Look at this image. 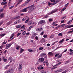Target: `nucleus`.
<instances>
[{
	"instance_id": "1",
	"label": "nucleus",
	"mask_w": 73,
	"mask_h": 73,
	"mask_svg": "<svg viewBox=\"0 0 73 73\" xmlns=\"http://www.w3.org/2000/svg\"><path fill=\"white\" fill-rule=\"evenodd\" d=\"M58 11V9H57L54 10L52 11L51 12V13H48V14L46 15L45 16V18H47V17H48V15H51L52 14H53V13H55V12H56L57 11Z\"/></svg>"
},
{
	"instance_id": "2",
	"label": "nucleus",
	"mask_w": 73,
	"mask_h": 73,
	"mask_svg": "<svg viewBox=\"0 0 73 73\" xmlns=\"http://www.w3.org/2000/svg\"><path fill=\"white\" fill-rule=\"evenodd\" d=\"M29 9V7H27L26 8L21 10L20 11L21 12H27V9Z\"/></svg>"
},
{
	"instance_id": "3",
	"label": "nucleus",
	"mask_w": 73,
	"mask_h": 73,
	"mask_svg": "<svg viewBox=\"0 0 73 73\" xmlns=\"http://www.w3.org/2000/svg\"><path fill=\"white\" fill-rule=\"evenodd\" d=\"M44 59L43 58H40L38 59V61L39 62L41 63V62H44Z\"/></svg>"
},
{
	"instance_id": "4",
	"label": "nucleus",
	"mask_w": 73,
	"mask_h": 73,
	"mask_svg": "<svg viewBox=\"0 0 73 73\" xmlns=\"http://www.w3.org/2000/svg\"><path fill=\"white\" fill-rule=\"evenodd\" d=\"M22 66H23L22 64H19L18 69L19 71H21L22 70Z\"/></svg>"
},
{
	"instance_id": "5",
	"label": "nucleus",
	"mask_w": 73,
	"mask_h": 73,
	"mask_svg": "<svg viewBox=\"0 0 73 73\" xmlns=\"http://www.w3.org/2000/svg\"><path fill=\"white\" fill-rule=\"evenodd\" d=\"M22 0H18V3H17L15 5V7H17V5H19V4H21V2H22Z\"/></svg>"
},
{
	"instance_id": "6",
	"label": "nucleus",
	"mask_w": 73,
	"mask_h": 73,
	"mask_svg": "<svg viewBox=\"0 0 73 73\" xmlns=\"http://www.w3.org/2000/svg\"><path fill=\"white\" fill-rule=\"evenodd\" d=\"M45 23V21L42 20L39 21L38 24V25H40V24H43V23Z\"/></svg>"
},
{
	"instance_id": "7",
	"label": "nucleus",
	"mask_w": 73,
	"mask_h": 73,
	"mask_svg": "<svg viewBox=\"0 0 73 73\" xmlns=\"http://www.w3.org/2000/svg\"><path fill=\"white\" fill-rule=\"evenodd\" d=\"M37 69L39 70L41 69H44V67H42V66L41 65L38 66L37 67Z\"/></svg>"
},
{
	"instance_id": "8",
	"label": "nucleus",
	"mask_w": 73,
	"mask_h": 73,
	"mask_svg": "<svg viewBox=\"0 0 73 73\" xmlns=\"http://www.w3.org/2000/svg\"><path fill=\"white\" fill-rule=\"evenodd\" d=\"M14 70H14V69H13V68H11L8 71L9 73H13V72Z\"/></svg>"
},
{
	"instance_id": "9",
	"label": "nucleus",
	"mask_w": 73,
	"mask_h": 73,
	"mask_svg": "<svg viewBox=\"0 0 73 73\" xmlns=\"http://www.w3.org/2000/svg\"><path fill=\"white\" fill-rule=\"evenodd\" d=\"M63 70L62 69H60V70H58L55 71L56 73H59V72H61Z\"/></svg>"
},
{
	"instance_id": "10",
	"label": "nucleus",
	"mask_w": 73,
	"mask_h": 73,
	"mask_svg": "<svg viewBox=\"0 0 73 73\" xmlns=\"http://www.w3.org/2000/svg\"><path fill=\"white\" fill-rule=\"evenodd\" d=\"M36 36H37V34L36 33H34L33 35H32L31 36V37H35Z\"/></svg>"
},
{
	"instance_id": "11",
	"label": "nucleus",
	"mask_w": 73,
	"mask_h": 73,
	"mask_svg": "<svg viewBox=\"0 0 73 73\" xmlns=\"http://www.w3.org/2000/svg\"><path fill=\"white\" fill-rule=\"evenodd\" d=\"M4 14L3 13L0 15V17L1 18H3L4 17Z\"/></svg>"
},
{
	"instance_id": "12",
	"label": "nucleus",
	"mask_w": 73,
	"mask_h": 73,
	"mask_svg": "<svg viewBox=\"0 0 73 73\" xmlns=\"http://www.w3.org/2000/svg\"><path fill=\"white\" fill-rule=\"evenodd\" d=\"M48 62V60H46L45 61L46 64L47 66H48L49 65V62Z\"/></svg>"
},
{
	"instance_id": "13",
	"label": "nucleus",
	"mask_w": 73,
	"mask_h": 73,
	"mask_svg": "<svg viewBox=\"0 0 73 73\" xmlns=\"http://www.w3.org/2000/svg\"><path fill=\"white\" fill-rule=\"evenodd\" d=\"M45 55V53H41L40 56L41 57H43V56H44Z\"/></svg>"
},
{
	"instance_id": "14",
	"label": "nucleus",
	"mask_w": 73,
	"mask_h": 73,
	"mask_svg": "<svg viewBox=\"0 0 73 73\" xmlns=\"http://www.w3.org/2000/svg\"><path fill=\"white\" fill-rule=\"evenodd\" d=\"M19 23V20H17L14 23L15 24H17Z\"/></svg>"
},
{
	"instance_id": "15",
	"label": "nucleus",
	"mask_w": 73,
	"mask_h": 73,
	"mask_svg": "<svg viewBox=\"0 0 73 73\" xmlns=\"http://www.w3.org/2000/svg\"><path fill=\"white\" fill-rule=\"evenodd\" d=\"M21 27V25H17L16 26V28H20Z\"/></svg>"
},
{
	"instance_id": "16",
	"label": "nucleus",
	"mask_w": 73,
	"mask_h": 73,
	"mask_svg": "<svg viewBox=\"0 0 73 73\" xmlns=\"http://www.w3.org/2000/svg\"><path fill=\"white\" fill-rule=\"evenodd\" d=\"M20 17L19 16L17 17H16L13 19H20Z\"/></svg>"
},
{
	"instance_id": "17",
	"label": "nucleus",
	"mask_w": 73,
	"mask_h": 73,
	"mask_svg": "<svg viewBox=\"0 0 73 73\" xmlns=\"http://www.w3.org/2000/svg\"><path fill=\"white\" fill-rule=\"evenodd\" d=\"M64 41V39H62V40L59 41V43H61V42H62Z\"/></svg>"
},
{
	"instance_id": "18",
	"label": "nucleus",
	"mask_w": 73,
	"mask_h": 73,
	"mask_svg": "<svg viewBox=\"0 0 73 73\" xmlns=\"http://www.w3.org/2000/svg\"><path fill=\"white\" fill-rule=\"evenodd\" d=\"M47 55H46V54H45V55L44 56V58L45 59H47Z\"/></svg>"
},
{
	"instance_id": "19",
	"label": "nucleus",
	"mask_w": 73,
	"mask_h": 73,
	"mask_svg": "<svg viewBox=\"0 0 73 73\" xmlns=\"http://www.w3.org/2000/svg\"><path fill=\"white\" fill-rule=\"evenodd\" d=\"M12 22L11 21H10L7 23V25H10V24H12Z\"/></svg>"
},
{
	"instance_id": "20",
	"label": "nucleus",
	"mask_w": 73,
	"mask_h": 73,
	"mask_svg": "<svg viewBox=\"0 0 73 73\" xmlns=\"http://www.w3.org/2000/svg\"><path fill=\"white\" fill-rule=\"evenodd\" d=\"M24 49H23V48H21V51H20L21 53H23V52H24Z\"/></svg>"
},
{
	"instance_id": "21",
	"label": "nucleus",
	"mask_w": 73,
	"mask_h": 73,
	"mask_svg": "<svg viewBox=\"0 0 73 73\" xmlns=\"http://www.w3.org/2000/svg\"><path fill=\"white\" fill-rule=\"evenodd\" d=\"M4 8L1 9H0V12H3V11H4Z\"/></svg>"
},
{
	"instance_id": "22",
	"label": "nucleus",
	"mask_w": 73,
	"mask_h": 73,
	"mask_svg": "<svg viewBox=\"0 0 73 73\" xmlns=\"http://www.w3.org/2000/svg\"><path fill=\"white\" fill-rule=\"evenodd\" d=\"M62 54H60V55L59 56H58L57 57V58H60L62 57Z\"/></svg>"
},
{
	"instance_id": "23",
	"label": "nucleus",
	"mask_w": 73,
	"mask_h": 73,
	"mask_svg": "<svg viewBox=\"0 0 73 73\" xmlns=\"http://www.w3.org/2000/svg\"><path fill=\"white\" fill-rule=\"evenodd\" d=\"M48 54L50 56H52V55H53V53H52V52H49L48 53Z\"/></svg>"
},
{
	"instance_id": "24",
	"label": "nucleus",
	"mask_w": 73,
	"mask_h": 73,
	"mask_svg": "<svg viewBox=\"0 0 73 73\" xmlns=\"http://www.w3.org/2000/svg\"><path fill=\"white\" fill-rule=\"evenodd\" d=\"M32 27H33V26H30L28 29V31H30V30L32 28Z\"/></svg>"
},
{
	"instance_id": "25",
	"label": "nucleus",
	"mask_w": 73,
	"mask_h": 73,
	"mask_svg": "<svg viewBox=\"0 0 73 73\" xmlns=\"http://www.w3.org/2000/svg\"><path fill=\"white\" fill-rule=\"evenodd\" d=\"M55 2H54L52 4V5H55V4H57V1H56Z\"/></svg>"
},
{
	"instance_id": "26",
	"label": "nucleus",
	"mask_w": 73,
	"mask_h": 73,
	"mask_svg": "<svg viewBox=\"0 0 73 73\" xmlns=\"http://www.w3.org/2000/svg\"><path fill=\"white\" fill-rule=\"evenodd\" d=\"M7 4H8L7 2L4 3V5L5 6V7H7Z\"/></svg>"
},
{
	"instance_id": "27",
	"label": "nucleus",
	"mask_w": 73,
	"mask_h": 73,
	"mask_svg": "<svg viewBox=\"0 0 73 73\" xmlns=\"http://www.w3.org/2000/svg\"><path fill=\"white\" fill-rule=\"evenodd\" d=\"M34 6H35V5H33L30 6L28 7H29V8H30L31 7H34Z\"/></svg>"
},
{
	"instance_id": "28",
	"label": "nucleus",
	"mask_w": 73,
	"mask_h": 73,
	"mask_svg": "<svg viewBox=\"0 0 73 73\" xmlns=\"http://www.w3.org/2000/svg\"><path fill=\"white\" fill-rule=\"evenodd\" d=\"M29 18L27 19V20L25 21V23H27L28 21H29Z\"/></svg>"
},
{
	"instance_id": "29",
	"label": "nucleus",
	"mask_w": 73,
	"mask_h": 73,
	"mask_svg": "<svg viewBox=\"0 0 73 73\" xmlns=\"http://www.w3.org/2000/svg\"><path fill=\"white\" fill-rule=\"evenodd\" d=\"M42 30H43V29L42 28H39V32H41V31Z\"/></svg>"
},
{
	"instance_id": "30",
	"label": "nucleus",
	"mask_w": 73,
	"mask_h": 73,
	"mask_svg": "<svg viewBox=\"0 0 73 73\" xmlns=\"http://www.w3.org/2000/svg\"><path fill=\"white\" fill-rule=\"evenodd\" d=\"M7 41H6V42L4 41V42H3L2 44H3V45H4V44H7Z\"/></svg>"
},
{
	"instance_id": "31",
	"label": "nucleus",
	"mask_w": 73,
	"mask_h": 73,
	"mask_svg": "<svg viewBox=\"0 0 73 73\" xmlns=\"http://www.w3.org/2000/svg\"><path fill=\"white\" fill-rule=\"evenodd\" d=\"M13 35H14L13 34L11 36L10 38V39H11V38H12L13 37V36H14Z\"/></svg>"
},
{
	"instance_id": "32",
	"label": "nucleus",
	"mask_w": 73,
	"mask_h": 73,
	"mask_svg": "<svg viewBox=\"0 0 73 73\" xmlns=\"http://www.w3.org/2000/svg\"><path fill=\"white\" fill-rule=\"evenodd\" d=\"M61 62H60L59 63H58L57 64L55 65V66H58V65H60L61 64Z\"/></svg>"
},
{
	"instance_id": "33",
	"label": "nucleus",
	"mask_w": 73,
	"mask_h": 73,
	"mask_svg": "<svg viewBox=\"0 0 73 73\" xmlns=\"http://www.w3.org/2000/svg\"><path fill=\"white\" fill-rule=\"evenodd\" d=\"M0 36H1V37H3V36H5V34H0Z\"/></svg>"
},
{
	"instance_id": "34",
	"label": "nucleus",
	"mask_w": 73,
	"mask_h": 73,
	"mask_svg": "<svg viewBox=\"0 0 73 73\" xmlns=\"http://www.w3.org/2000/svg\"><path fill=\"white\" fill-rule=\"evenodd\" d=\"M9 66V65H7V66H6L5 67V69H8V66Z\"/></svg>"
},
{
	"instance_id": "35",
	"label": "nucleus",
	"mask_w": 73,
	"mask_h": 73,
	"mask_svg": "<svg viewBox=\"0 0 73 73\" xmlns=\"http://www.w3.org/2000/svg\"><path fill=\"white\" fill-rule=\"evenodd\" d=\"M35 39H36V41H37V40H38V38L37 36H35Z\"/></svg>"
},
{
	"instance_id": "36",
	"label": "nucleus",
	"mask_w": 73,
	"mask_h": 73,
	"mask_svg": "<svg viewBox=\"0 0 73 73\" xmlns=\"http://www.w3.org/2000/svg\"><path fill=\"white\" fill-rule=\"evenodd\" d=\"M21 35V33H18L17 35V37H19V35Z\"/></svg>"
},
{
	"instance_id": "37",
	"label": "nucleus",
	"mask_w": 73,
	"mask_h": 73,
	"mask_svg": "<svg viewBox=\"0 0 73 73\" xmlns=\"http://www.w3.org/2000/svg\"><path fill=\"white\" fill-rule=\"evenodd\" d=\"M66 9V7H64L63 8V9L61 10L62 12V11H65Z\"/></svg>"
},
{
	"instance_id": "38",
	"label": "nucleus",
	"mask_w": 73,
	"mask_h": 73,
	"mask_svg": "<svg viewBox=\"0 0 73 73\" xmlns=\"http://www.w3.org/2000/svg\"><path fill=\"white\" fill-rule=\"evenodd\" d=\"M28 50L29 51V52H31L33 51V50L30 49H28Z\"/></svg>"
},
{
	"instance_id": "39",
	"label": "nucleus",
	"mask_w": 73,
	"mask_h": 73,
	"mask_svg": "<svg viewBox=\"0 0 73 73\" xmlns=\"http://www.w3.org/2000/svg\"><path fill=\"white\" fill-rule=\"evenodd\" d=\"M72 20H71V21H69L67 23V24H70V23H72Z\"/></svg>"
},
{
	"instance_id": "40",
	"label": "nucleus",
	"mask_w": 73,
	"mask_h": 73,
	"mask_svg": "<svg viewBox=\"0 0 73 73\" xmlns=\"http://www.w3.org/2000/svg\"><path fill=\"white\" fill-rule=\"evenodd\" d=\"M41 72V73H46V72H45V71H44V70H42Z\"/></svg>"
},
{
	"instance_id": "41",
	"label": "nucleus",
	"mask_w": 73,
	"mask_h": 73,
	"mask_svg": "<svg viewBox=\"0 0 73 73\" xmlns=\"http://www.w3.org/2000/svg\"><path fill=\"white\" fill-rule=\"evenodd\" d=\"M69 3H67V4H66L65 5V7H68V5H69Z\"/></svg>"
},
{
	"instance_id": "42",
	"label": "nucleus",
	"mask_w": 73,
	"mask_h": 73,
	"mask_svg": "<svg viewBox=\"0 0 73 73\" xmlns=\"http://www.w3.org/2000/svg\"><path fill=\"white\" fill-rule=\"evenodd\" d=\"M50 1L51 2H52V3H54V2H55L56 1L55 0H50Z\"/></svg>"
},
{
	"instance_id": "43",
	"label": "nucleus",
	"mask_w": 73,
	"mask_h": 73,
	"mask_svg": "<svg viewBox=\"0 0 73 73\" xmlns=\"http://www.w3.org/2000/svg\"><path fill=\"white\" fill-rule=\"evenodd\" d=\"M43 49V47H41L39 48V50H42Z\"/></svg>"
},
{
	"instance_id": "44",
	"label": "nucleus",
	"mask_w": 73,
	"mask_h": 73,
	"mask_svg": "<svg viewBox=\"0 0 73 73\" xmlns=\"http://www.w3.org/2000/svg\"><path fill=\"white\" fill-rule=\"evenodd\" d=\"M58 42V41L54 42L53 43V44H52V45H54V44H56V43H57V42Z\"/></svg>"
},
{
	"instance_id": "45",
	"label": "nucleus",
	"mask_w": 73,
	"mask_h": 73,
	"mask_svg": "<svg viewBox=\"0 0 73 73\" xmlns=\"http://www.w3.org/2000/svg\"><path fill=\"white\" fill-rule=\"evenodd\" d=\"M62 33H60L58 34V35L59 36H62Z\"/></svg>"
},
{
	"instance_id": "46",
	"label": "nucleus",
	"mask_w": 73,
	"mask_h": 73,
	"mask_svg": "<svg viewBox=\"0 0 73 73\" xmlns=\"http://www.w3.org/2000/svg\"><path fill=\"white\" fill-rule=\"evenodd\" d=\"M47 35H44L43 36V37H44V38H46L47 37Z\"/></svg>"
},
{
	"instance_id": "47",
	"label": "nucleus",
	"mask_w": 73,
	"mask_h": 73,
	"mask_svg": "<svg viewBox=\"0 0 73 73\" xmlns=\"http://www.w3.org/2000/svg\"><path fill=\"white\" fill-rule=\"evenodd\" d=\"M12 45V44L11 43H10L7 46H9V47H10Z\"/></svg>"
},
{
	"instance_id": "48",
	"label": "nucleus",
	"mask_w": 73,
	"mask_h": 73,
	"mask_svg": "<svg viewBox=\"0 0 73 73\" xmlns=\"http://www.w3.org/2000/svg\"><path fill=\"white\" fill-rule=\"evenodd\" d=\"M13 7H14V6H11L10 7H9V9H12Z\"/></svg>"
},
{
	"instance_id": "49",
	"label": "nucleus",
	"mask_w": 73,
	"mask_h": 73,
	"mask_svg": "<svg viewBox=\"0 0 73 73\" xmlns=\"http://www.w3.org/2000/svg\"><path fill=\"white\" fill-rule=\"evenodd\" d=\"M49 22L52 21H53V19H49Z\"/></svg>"
},
{
	"instance_id": "50",
	"label": "nucleus",
	"mask_w": 73,
	"mask_h": 73,
	"mask_svg": "<svg viewBox=\"0 0 73 73\" xmlns=\"http://www.w3.org/2000/svg\"><path fill=\"white\" fill-rule=\"evenodd\" d=\"M24 29H25V28H22L21 30V31H23Z\"/></svg>"
},
{
	"instance_id": "51",
	"label": "nucleus",
	"mask_w": 73,
	"mask_h": 73,
	"mask_svg": "<svg viewBox=\"0 0 73 73\" xmlns=\"http://www.w3.org/2000/svg\"><path fill=\"white\" fill-rule=\"evenodd\" d=\"M60 27V25H58L56 27V29H58V28H59Z\"/></svg>"
},
{
	"instance_id": "52",
	"label": "nucleus",
	"mask_w": 73,
	"mask_h": 73,
	"mask_svg": "<svg viewBox=\"0 0 73 73\" xmlns=\"http://www.w3.org/2000/svg\"><path fill=\"white\" fill-rule=\"evenodd\" d=\"M58 55H59V54H56L55 56V57H57V56H58Z\"/></svg>"
},
{
	"instance_id": "53",
	"label": "nucleus",
	"mask_w": 73,
	"mask_h": 73,
	"mask_svg": "<svg viewBox=\"0 0 73 73\" xmlns=\"http://www.w3.org/2000/svg\"><path fill=\"white\" fill-rule=\"evenodd\" d=\"M66 26V25L65 24H63L62 25L61 27H65V26Z\"/></svg>"
},
{
	"instance_id": "54",
	"label": "nucleus",
	"mask_w": 73,
	"mask_h": 73,
	"mask_svg": "<svg viewBox=\"0 0 73 73\" xmlns=\"http://www.w3.org/2000/svg\"><path fill=\"white\" fill-rule=\"evenodd\" d=\"M26 33L25 31H24L23 32V35H25V34Z\"/></svg>"
},
{
	"instance_id": "55",
	"label": "nucleus",
	"mask_w": 73,
	"mask_h": 73,
	"mask_svg": "<svg viewBox=\"0 0 73 73\" xmlns=\"http://www.w3.org/2000/svg\"><path fill=\"white\" fill-rule=\"evenodd\" d=\"M30 1L29 0H27L26 1H25L26 3H29Z\"/></svg>"
},
{
	"instance_id": "56",
	"label": "nucleus",
	"mask_w": 73,
	"mask_h": 73,
	"mask_svg": "<svg viewBox=\"0 0 73 73\" xmlns=\"http://www.w3.org/2000/svg\"><path fill=\"white\" fill-rule=\"evenodd\" d=\"M16 49H17V50H19V49H20V47L19 46H17V47L16 48Z\"/></svg>"
},
{
	"instance_id": "57",
	"label": "nucleus",
	"mask_w": 73,
	"mask_h": 73,
	"mask_svg": "<svg viewBox=\"0 0 73 73\" xmlns=\"http://www.w3.org/2000/svg\"><path fill=\"white\" fill-rule=\"evenodd\" d=\"M54 37V35H51V36H50V38H53V37Z\"/></svg>"
},
{
	"instance_id": "58",
	"label": "nucleus",
	"mask_w": 73,
	"mask_h": 73,
	"mask_svg": "<svg viewBox=\"0 0 73 73\" xmlns=\"http://www.w3.org/2000/svg\"><path fill=\"white\" fill-rule=\"evenodd\" d=\"M44 31H43L41 33H40V35H44Z\"/></svg>"
},
{
	"instance_id": "59",
	"label": "nucleus",
	"mask_w": 73,
	"mask_h": 73,
	"mask_svg": "<svg viewBox=\"0 0 73 73\" xmlns=\"http://www.w3.org/2000/svg\"><path fill=\"white\" fill-rule=\"evenodd\" d=\"M51 4L52 3H50L49 2L48 3V4L49 5V6H50V5H51Z\"/></svg>"
},
{
	"instance_id": "60",
	"label": "nucleus",
	"mask_w": 73,
	"mask_h": 73,
	"mask_svg": "<svg viewBox=\"0 0 73 73\" xmlns=\"http://www.w3.org/2000/svg\"><path fill=\"white\" fill-rule=\"evenodd\" d=\"M42 40L43 42H45V40H44V39H42Z\"/></svg>"
},
{
	"instance_id": "61",
	"label": "nucleus",
	"mask_w": 73,
	"mask_h": 73,
	"mask_svg": "<svg viewBox=\"0 0 73 73\" xmlns=\"http://www.w3.org/2000/svg\"><path fill=\"white\" fill-rule=\"evenodd\" d=\"M3 24V22L2 21L0 23V26H1V25L2 24Z\"/></svg>"
},
{
	"instance_id": "62",
	"label": "nucleus",
	"mask_w": 73,
	"mask_h": 73,
	"mask_svg": "<svg viewBox=\"0 0 73 73\" xmlns=\"http://www.w3.org/2000/svg\"><path fill=\"white\" fill-rule=\"evenodd\" d=\"M4 3L2 2L1 3V5H4Z\"/></svg>"
},
{
	"instance_id": "63",
	"label": "nucleus",
	"mask_w": 73,
	"mask_h": 73,
	"mask_svg": "<svg viewBox=\"0 0 73 73\" xmlns=\"http://www.w3.org/2000/svg\"><path fill=\"white\" fill-rule=\"evenodd\" d=\"M9 46H8V45L6 47V49H8V48H9Z\"/></svg>"
},
{
	"instance_id": "64",
	"label": "nucleus",
	"mask_w": 73,
	"mask_h": 73,
	"mask_svg": "<svg viewBox=\"0 0 73 73\" xmlns=\"http://www.w3.org/2000/svg\"><path fill=\"white\" fill-rule=\"evenodd\" d=\"M67 51V49H66L62 53H64V52H66Z\"/></svg>"
}]
</instances>
